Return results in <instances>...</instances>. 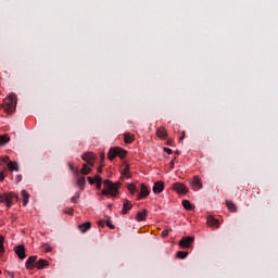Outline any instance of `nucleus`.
I'll list each match as a JSON object with an SVG mask.
<instances>
[{"instance_id": "38", "label": "nucleus", "mask_w": 278, "mask_h": 278, "mask_svg": "<svg viewBox=\"0 0 278 278\" xmlns=\"http://www.w3.org/2000/svg\"><path fill=\"white\" fill-rule=\"evenodd\" d=\"M88 182L90 184V186L94 185V178L92 177H87Z\"/></svg>"}, {"instance_id": "43", "label": "nucleus", "mask_w": 278, "mask_h": 278, "mask_svg": "<svg viewBox=\"0 0 278 278\" xmlns=\"http://www.w3.org/2000/svg\"><path fill=\"white\" fill-rule=\"evenodd\" d=\"M51 251H52L51 247L48 245V247L46 248V253H51Z\"/></svg>"}, {"instance_id": "31", "label": "nucleus", "mask_w": 278, "mask_h": 278, "mask_svg": "<svg viewBox=\"0 0 278 278\" xmlns=\"http://www.w3.org/2000/svg\"><path fill=\"white\" fill-rule=\"evenodd\" d=\"M63 214H68L70 216H73V214H74L73 207H65L63 210Z\"/></svg>"}, {"instance_id": "21", "label": "nucleus", "mask_w": 278, "mask_h": 278, "mask_svg": "<svg viewBox=\"0 0 278 278\" xmlns=\"http://www.w3.org/2000/svg\"><path fill=\"white\" fill-rule=\"evenodd\" d=\"M131 203L128 200L124 201L123 204V210H122V214H127V212H129V210H131Z\"/></svg>"}, {"instance_id": "12", "label": "nucleus", "mask_w": 278, "mask_h": 278, "mask_svg": "<svg viewBox=\"0 0 278 278\" xmlns=\"http://www.w3.org/2000/svg\"><path fill=\"white\" fill-rule=\"evenodd\" d=\"M38 260V256H29L25 263V266L27 270H34V264H36V261Z\"/></svg>"}, {"instance_id": "11", "label": "nucleus", "mask_w": 278, "mask_h": 278, "mask_svg": "<svg viewBox=\"0 0 278 278\" xmlns=\"http://www.w3.org/2000/svg\"><path fill=\"white\" fill-rule=\"evenodd\" d=\"M156 136L161 140H166V138H168V132H166V128H164V126H161L156 129Z\"/></svg>"}, {"instance_id": "25", "label": "nucleus", "mask_w": 278, "mask_h": 278, "mask_svg": "<svg viewBox=\"0 0 278 278\" xmlns=\"http://www.w3.org/2000/svg\"><path fill=\"white\" fill-rule=\"evenodd\" d=\"M77 186L79 187L80 190H84L86 186V177L81 176L77 178Z\"/></svg>"}, {"instance_id": "37", "label": "nucleus", "mask_w": 278, "mask_h": 278, "mask_svg": "<svg viewBox=\"0 0 278 278\" xmlns=\"http://www.w3.org/2000/svg\"><path fill=\"white\" fill-rule=\"evenodd\" d=\"M163 151H165V153H167V155H170L173 153V150L169 148H163Z\"/></svg>"}, {"instance_id": "47", "label": "nucleus", "mask_w": 278, "mask_h": 278, "mask_svg": "<svg viewBox=\"0 0 278 278\" xmlns=\"http://www.w3.org/2000/svg\"><path fill=\"white\" fill-rule=\"evenodd\" d=\"M105 160V154H101V162Z\"/></svg>"}, {"instance_id": "33", "label": "nucleus", "mask_w": 278, "mask_h": 278, "mask_svg": "<svg viewBox=\"0 0 278 278\" xmlns=\"http://www.w3.org/2000/svg\"><path fill=\"white\" fill-rule=\"evenodd\" d=\"M7 193L0 194V203H7Z\"/></svg>"}, {"instance_id": "50", "label": "nucleus", "mask_w": 278, "mask_h": 278, "mask_svg": "<svg viewBox=\"0 0 278 278\" xmlns=\"http://www.w3.org/2000/svg\"><path fill=\"white\" fill-rule=\"evenodd\" d=\"M0 275H1V270H0Z\"/></svg>"}, {"instance_id": "18", "label": "nucleus", "mask_w": 278, "mask_h": 278, "mask_svg": "<svg viewBox=\"0 0 278 278\" xmlns=\"http://www.w3.org/2000/svg\"><path fill=\"white\" fill-rule=\"evenodd\" d=\"M92 223L86 222L85 224L78 225V229L81 233H86L89 229H91Z\"/></svg>"}, {"instance_id": "22", "label": "nucleus", "mask_w": 278, "mask_h": 278, "mask_svg": "<svg viewBox=\"0 0 278 278\" xmlns=\"http://www.w3.org/2000/svg\"><path fill=\"white\" fill-rule=\"evenodd\" d=\"M23 205L24 207L29 203V192L22 190Z\"/></svg>"}, {"instance_id": "14", "label": "nucleus", "mask_w": 278, "mask_h": 278, "mask_svg": "<svg viewBox=\"0 0 278 278\" xmlns=\"http://www.w3.org/2000/svg\"><path fill=\"white\" fill-rule=\"evenodd\" d=\"M149 194H150L149 188H147L144 184H141V189L138 195V200L146 199V197H149Z\"/></svg>"}, {"instance_id": "34", "label": "nucleus", "mask_w": 278, "mask_h": 278, "mask_svg": "<svg viewBox=\"0 0 278 278\" xmlns=\"http://www.w3.org/2000/svg\"><path fill=\"white\" fill-rule=\"evenodd\" d=\"M169 231H173V229H164L163 231H162V233H161V236L163 237V238H166V236H168V232Z\"/></svg>"}, {"instance_id": "15", "label": "nucleus", "mask_w": 278, "mask_h": 278, "mask_svg": "<svg viewBox=\"0 0 278 278\" xmlns=\"http://www.w3.org/2000/svg\"><path fill=\"white\" fill-rule=\"evenodd\" d=\"M208 227H220V222L216 218H214L213 216H208L207 220H206Z\"/></svg>"}, {"instance_id": "36", "label": "nucleus", "mask_w": 278, "mask_h": 278, "mask_svg": "<svg viewBox=\"0 0 278 278\" xmlns=\"http://www.w3.org/2000/svg\"><path fill=\"white\" fill-rule=\"evenodd\" d=\"M93 181H96V184H99V181H103V178H101V176L99 175H96Z\"/></svg>"}, {"instance_id": "26", "label": "nucleus", "mask_w": 278, "mask_h": 278, "mask_svg": "<svg viewBox=\"0 0 278 278\" xmlns=\"http://www.w3.org/2000/svg\"><path fill=\"white\" fill-rule=\"evenodd\" d=\"M8 168L9 170H15L16 173H18V163L11 161L8 163Z\"/></svg>"}, {"instance_id": "2", "label": "nucleus", "mask_w": 278, "mask_h": 278, "mask_svg": "<svg viewBox=\"0 0 278 278\" xmlns=\"http://www.w3.org/2000/svg\"><path fill=\"white\" fill-rule=\"evenodd\" d=\"M118 188H121V181L112 182V180H104V189L102 194L110 197H118Z\"/></svg>"}, {"instance_id": "42", "label": "nucleus", "mask_w": 278, "mask_h": 278, "mask_svg": "<svg viewBox=\"0 0 278 278\" xmlns=\"http://www.w3.org/2000/svg\"><path fill=\"white\" fill-rule=\"evenodd\" d=\"M106 225H108V227H110V229H114V225H112V223L106 222Z\"/></svg>"}, {"instance_id": "19", "label": "nucleus", "mask_w": 278, "mask_h": 278, "mask_svg": "<svg viewBox=\"0 0 278 278\" xmlns=\"http://www.w3.org/2000/svg\"><path fill=\"white\" fill-rule=\"evenodd\" d=\"M49 266V261L47 260H39L35 263V267L37 270H42V268Z\"/></svg>"}, {"instance_id": "13", "label": "nucleus", "mask_w": 278, "mask_h": 278, "mask_svg": "<svg viewBox=\"0 0 278 278\" xmlns=\"http://www.w3.org/2000/svg\"><path fill=\"white\" fill-rule=\"evenodd\" d=\"M153 192L154 194H161V192H164V181H156L153 186Z\"/></svg>"}, {"instance_id": "41", "label": "nucleus", "mask_w": 278, "mask_h": 278, "mask_svg": "<svg viewBox=\"0 0 278 278\" xmlns=\"http://www.w3.org/2000/svg\"><path fill=\"white\" fill-rule=\"evenodd\" d=\"M186 138V131H182V135L180 136L179 140H184Z\"/></svg>"}, {"instance_id": "27", "label": "nucleus", "mask_w": 278, "mask_h": 278, "mask_svg": "<svg viewBox=\"0 0 278 278\" xmlns=\"http://www.w3.org/2000/svg\"><path fill=\"white\" fill-rule=\"evenodd\" d=\"M5 242V238L3 235H0V253H5V247H3V243Z\"/></svg>"}, {"instance_id": "40", "label": "nucleus", "mask_w": 278, "mask_h": 278, "mask_svg": "<svg viewBox=\"0 0 278 278\" xmlns=\"http://www.w3.org/2000/svg\"><path fill=\"white\" fill-rule=\"evenodd\" d=\"M5 179V174L3 172L0 173V181H3Z\"/></svg>"}, {"instance_id": "24", "label": "nucleus", "mask_w": 278, "mask_h": 278, "mask_svg": "<svg viewBox=\"0 0 278 278\" xmlns=\"http://www.w3.org/2000/svg\"><path fill=\"white\" fill-rule=\"evenodd\" d=\"M10 142V136L8 135H1L0 136V147H5Z\"/></svg>"}, {"instance_id": "35", "label": "nucleus", "mask_w": 278, "mask_h": 278, "mask_svg": "<svg viewBox=\"0 0 278 278\" xmlns=\"http://www.w3.org/2000/svg\"><path fill=\"white\" fill-rule=\"evenodd\" d=\"M70 168L74 173V175H79V169L73 167V165H70Z\"/></svg>"}, {"instance_id": "16", "label": "nucleus", "mask_w": 278, "mask_h": 278, "mask_svg": "<svg viewBox=\"0 0 278 278\" xmlns=\"http://www.w3.org/2000/svg\"><path fill=\"white\" fill-rule=\"evenodd\" d=\"M136 140V136L131 132H125L124 134V142L125 144H131Z\"/></svg>"}, {"instance_id": "46", "label": "nucleus", "mask_w": 278, "mask_h": 278, "mask_svg": "<svg viewBox=\"0 0 278 278\" xmlns=\"http://www.w3.org/2000/svg\"><path fill=\"white\" fill-rule=\"evenodd\" d=\"M98 173H103V167H102V166H100V167L98 168Z\"/></svg>"}, {"instance_id": "4", "label": "nucleus", "mask_w": 278, "mask_h": 278, "mask_svg": "<svg viewBox=\"0 0 278 278\" xmlns=\"http://www.w3.org/2000/svg\"><path fill=\"white\" fill-rule=\"evenodd\" d=\"M172 189L177 192V194L186 195L188 192H190V189H188V186H186L184 182H175L172 186Z\"/></svg>"}, {"instance_id": "17", "label": "nucleus", "mask_w": 278, "mask_h": 278, "mask_svg": "<svg viewBox=\"0 0 278 278\" xmlns=\"http://www.w3.org/2000/svg\"><path fill=\"white\" fill-rule=\"evenodd\" d=\"M121 173H122V177H126L127 179H129V177H131V174L129 172V165L127 163H124L122 169H121Z\"/></svg>"}, {"instance_id": "5", "label": "nucleus", "mask_w": 278, "mask_h": 278, "mask_svg": "<svg viewBox=\"0 0 278 278\" xmlns=\"http://www.w3.org/2000/svg\"><path fill=\"white\" fill-rule=\"evenodd\" d=\"M189 186L194 192L201 190L203 188V180L201 179V176H193L192 181L189 182Z\"/></svg>"}, {"instance_id": "32", "label": "nucleus", "mask_w": 278, "mask_h": 278, "mask_svg": "<svg viewBox=\"0 0 278 278\" xmlns=\"http://www.w3.org/2000/svg\"><path fill=\"white\" fill-rule=\"evenodd\" d=\"M128 190L130 194H136V185L134 184L128 185Z\"/></svg>"}, {"instance_id": "39", "label": "nucleus", "mask_w": 278, "mask_h": 278, "mask_svg": "<svg viewBox=\"0 0 278 278\" xmlns=\"http://www.w3.org/2000/svg\"><path fill=\"white\" fill-rule=\"evenodd\" d=\"M103 181H98V182H96V188L98 189V190H101V184H102Z\"/></svg>"}, {"instance_id": "10", "label": "nucleus", "mask_w": 278, "mask_h": 278, "mask_svg": "<svg viewBox=\"0 0 278 278\" xmlns=\"http://www.w3.org/2000/svg\"><path fill=\"white\" fill-rule=\"evenodd\" d=\"M14 251L20 260H25V257H27V255L25 254V245L15 247Z\"/></svg>"}, {"instance_id": "20", "label": "nucleus", "mask_w": 278, "mask_h": 278, "mask_svg": "<svg viewBox=\"0 0 278 278\" xmlns=\"http://www.w3.org/2000/svg\"><path fill=\"white\" fill-rule=\"evenodd\" d=\"M92 173V166H90L88 163H84L83 167L80 169L81 175H90Z\"/></svg>"}, {"instance_id": "45", "label": "nucleus", "mask_w": 278, "mask_h": 278, "mask_svg": "<svg viewBox=\"0 0 278 278\" xmlns=\"http://www.w3.org/2000/svg\"><path fill=\"white\" fill-rule=\"evenodd\" d=\"M72 203H77V198L76 197L72 198Z\"/></svg>"}, {"instance_id": "49", "label": "nucleus", "mask_w": 278, "mask_h": 278, "mask_svg": "<svg viewBox=\"0 0 278 278\" xmlns=\"http://www.w3.org/2000/svg\"><path fill=\"white\" fill-rule=\"evenodd\" d=\"M99 225H102V222H99Z\"/></svg>"}, {"instance_id": "23", "label": "nucleus", "mask_w": 278, "mask_h": 278, "mask_svg": "<svg viewBox=\"0 0 278 278\" xmlns=\"http://www.w3.org/2000/svg\"><path fill=\"white\" fill-rule=\"evenodd\" d=\"M226 206L229 212H238V206H236V203H233L232 201H226Z\"/></svg>"}, {"instance_id": "8", "label": "nucleus", "mask_w": 278, "mask_h": 278, "mask_svg": "<svg viewBox=\"0 0 278 278\" xmlns=\"http://www.w3.org/2000/svg\"><path fill=\"white\" fill-rule=\"evenodd\" d=\"M16 201H18V195L14 192L7 193V207H12Z\"/></svg>"}, {"instance_id": "29", "label": "nucleus", "mask_w": 278, "mask_h": 278, "mask_svg": "<svg viewBox=\"0 0 278 278\" xmlns=\"http://www.w3.org/2000/svg\"><path fill=\"white\" fill-rule=\"evenodd\" d=\"M10 156L4 155V156H0V165L2 164H10Z\"/></svg>"}, {"instance_id": "1", "label": "nucleus", "mask_w": 278, "mask_h": 278, "mask_svg": "<svg viewBox=\"0 0 278 278\" xmlns=\"http://www.w3.org/2000/svg\"><path fill=\"white\" fill-rule=\"evenodd\" d=\"M18 103V98L15 93H9L4 98L2 108L7 114H14L16 112V104Z\"/></svg>"}, {"instance_id": "48", "label": "nucleus", "mask_w": 278, "mask_h": 278, "mask_svg": "<svg viewBox=\"0 0 278 278\" xmlns=\"http://www.w3.org/2000/svg\"><path fill=\"white\" fill-rule=\"evenodd\" d=\"M17 181H21V176L17 177Z\"/></svg>"}, {"instance_id": "3", "label": "nucleus", "mask_w": 278, "mask_h": 278, "mask_svg": "<svg viewBox=\"0 0 278 278\" xmlns=\"http://www.w3.org/2000/svg\"><path fill=\"white\" fill-rule=\"evenodd\" d=\"M109 160H114V157H121L123 160L124 157H127V151H125L123 148H111L108 154Z\"/></svg>"}, {"instance_id": "28", "label": "nucleus", "mask_w": 278, "mask_h": 278, "mask_svg": "<svg viewBox=\"0 0 278 278\" xmlns=\"http://www.w3.org/2000/svg\"><path fill=\"white\" fill-rule=\"evenodd\" d=\"M187 255H188V252H184V251H178L176 253V257H178V260H186Z\"/></svg>"}, {"instance_id": "7", "label": "nucleus", "mask_w": 278, "mask_h": 278, "mask_svg": "<svg viewBox=\"0 0 278 278\" xmlns=\"http://www.w3.org/2000/svg\"><path fill=\"white\" fill-rule=\"evenodd\" d=\"M194 242V237H185L179 241V247L181 249H190Z\"/></svg>"}, {"instance_id": "6", "label": "nucleus", "mask_w": 278, "mask_h": 278, "mask_svg": "<svg viewBox=\"0 0 278 278\" xmlns=\"http://www.w3.org/2000/svg\"><path fill=\"white\" fill-rule=\"evenodd\" d=\"M81 160H84V162H87L86 164H88L89 166H94V160H97V155H94L93 152H85L81 155Z\"/></svg>"}, {"instance_id": "30", "label": "nucleus", "mask_w": 278, "mask_h": 278, "mask_svg": "<svg viewBox=\"0 0 278 278\" xmlns=\"http://www.w3.org/2000/svg\"><path fill=\"white\" fill-rule=\"evenodd\" d=\"M182 206L185 207V210H192V203H190L189 200H184L182 201Z\"/></svg>"}, {"instance_id": "9", "label": "nucleus", "mask_w": 278, "mask_h": 278, "mask_svg": "<svg viewBox=\"0 0 278 278\" xmlns=\"http://www.w3.org/2000/svg\"><path fill=\"white\" fill-rule=\"evenodd\" d=\"M148 214L149 212L147 211V208H143L137 213L135 220H137V223H142V220H147Z\"/></svg>"}, {"instance_id": "44", "label": "nucleus", "mask_w": 278, "mask_h": 278, "mask_svg": "<svg viewBox=\"0 0 278 278\" xmlns=\"http://www.w3.org/2000/svg\"><path fill=\"white\" fill-rule=\"evenodd\" d=\"M170 168H175V160L170 161Z\"/></svg>"}]
</instances>
